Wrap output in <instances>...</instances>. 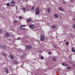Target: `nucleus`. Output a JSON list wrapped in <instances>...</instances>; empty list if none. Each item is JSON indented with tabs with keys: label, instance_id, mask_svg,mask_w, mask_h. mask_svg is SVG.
<instances>
[{
	"label": "nucleus",
	"instance_id": "a18cd8bd",
	"mask_svg": "<svg viewBox=\"0 0 75 75\" xmlns=\"http://www.w3.org/2000/svg\"><path fill=\"white\" fill-rule=\"evenodd\" d=\"M12 71H13V69H12Z\"/></svg>",
	"mask_w": 75,
	"mask_h": 75
},
{
	"label": "nucleus",
	"instance_id": "37998d69",
	"mask_svg": "<svg viewBox=\"0 0 75 75\" xmlns=\"http://www.w3.org/2000/svg\"><path fill=\"white\" fill-rule=\"evenodd\" d=\"M35 75H38V74H35Z\"/></svg>",
	"mask_w": 75,
	"mask_h": 75
},
{
	"label": "nucleus",
	"instance_id": "f704fd0d",
	"mask_svg": "<svg viewBox=\"0 0 75 75\" xmlns=\"http://www.w3.org/2000/svg\"><path fill=\"white\" fill-rule=\"evenodd\" d=\"M69 63H70V64H72V62H71V61H69Z\"/></svg>",
	"mask_w": 75,
	"mask_h": 75
},
{
	"label": "nucleus",
	"instance_id": "1a4fd4ad",
	"mask_svg": "<svg viewBox=\"0 0 75 75\" xmlns=\"http://www.w3.org/2000/svg\"><path fill=\"white\" fill-rule=\"evenodd\" d=\"M16 2H15V1H11L10 2V3L11 4H15Z\"/></svg>",
	"mask_w": 75,
	"mask_h": 75
},
{
	"label": "nucleus",
	"instance_id": "bb28decb",
	"mask_svg": "<svg viewBox=\"0 0 75 75\" xmlns=\"http://www.w3.org/2000/svg\"><path fill=\"white\" fill-rule=\"evenodd\" d=\"M67 69H71V67H68L67 68Z\"/></svg>",
	"mask_w": 75,
	"mask_h": 75
},
{
	"label": "nucleus",
	"instance_id": "c9c22d12",
	"mask_svg": "<svg viewBox=\"0 0 75 75\" xmlns=\"http://www.w3.org/2000/svg\"><path fill=\"white\" fill-rule=\"evenodd\" d=\"M18 40H20V38H18Z\"/></svg>",
	"mask_w": 75,
	"mask_h": 75
},
{
	"label": "nucleus",
	"instance_id": "0eeeda50",
	"mask_svg": "<svg viewBox=\"0 0 75 75\" xmlns=\"http://www.w3.org/2000/svg\"><path fill=\"white\" fill-rule=\"evenodd\" d=\"M62 65H63V66H64L65 67H68V64H67L64 63H63L62 64Z\"/></svg>",
	"mask_w": 75,
	"mask_h": 75
},
{
	"label": "nucleus",
	"instance_id": "ddd939ff",
	"mask_svg": "<svg viewBox=\"0 0 75 75\" xmlns=\"http://www.w3.org/2000/svg\"><path fill=\"white\" fill-rule=\"evenodd\" d=\"M35 11H36V12H40V10H39V9H38V8H36V9L35 10Z\"/></svg>",
	"mask_w": 75,
	"mask_h": 75
},
{
	"label": "nucleus",
	"instance_id": "412c9836",
	"mask_svg": "<svg viewBox=\"0 0 75 75\" xmlns=\"http://www.w3.org/2000/svg\"><path fill=\"white\" fill-rule=\"evenodd\" d=\"M35 9V8H34V7H33L31 8V10H34V9Z\"/></svg>",
	"mask_w": 75,
	"mask_h": 75
},
{
	"label": "nucleus",
	"instance_id": "72a5a7b5",
	"mask_svg": "<svg viewBox=\"0 0 75 75\" xmlns=\"http://www.w3.org/2000/svg\"><path fill=\"white\" fill-rule=\"evenodd\" d=\"M71 2H74V0H71Z\"/></svg>",
	"mask_w": 75,
	"mask_h": 75
},
{
	"label": "nucleus",
	"instance_id": "7ed1b4c3",
	"mask_svg": "<svg viewBox=\"0 0 75 75\" xmlns=\"http://www.w3.org/2000/svg\"><path fill=\"white\" fill-rule=\"evenodd\" d=\"M29 27L30 28H35V27L34 25H30L29 26Z\"/></svg>",
	"mask_w": 75,
	"mask_h": 75
},
{
	"label": "nucleus",
	"instance_id": "7c9ffc66",
	"mask_svg": "<svg viewBox=\"0 0 75 75\" xmlns=\"http://www.w3.org/2000/svg\"><path fill=\"white\" fill-rule=\"evenodd\" d=\"M71 64L72 65H73V66H75V65L73 63H72Z\"/></svg>",
	"mask_w": 75,
	"mask_h": 75
},
{
	"label": "nucleus",
	"instance_id": "58836bf2",
	"mask_svg": "<svg viewBox=\"0 0 75 75\" xmlns=\"http://www.w3.org/2000/svg\"><path fill=\"white\" fill-rule=\"evenodd\" d=\"M54 48H57V47H56V46L55 45L54 46Z\"/></svg>",
	"mask_w": 75,
	"mask_h": 75
},
{
	"label": "nucleus",
	"instance_id": "9b49d317",
	"mask_svg": "<svg viewBox=\"0 0 75 75\" xmlns=\"http://www.w3.org/2000/svg\"><path fill=\"white\" fill-rule=\"evenodd\" d=\"M71 50L73 52H75V48H74V47L72 48Z\"/></svg>",
	"mask_w": 75,
	"mask_h": 75
},
{
	"label": "nucleus",
	"instance_id": "dca6fc26",
	"mask_svg": "<svg viewBox=\"0 0 75 75\" xmlns=\"http://www.w3.org/2000/svg\"><path fill=\"white\" fill-rule=\"evenodd\" d=\"M52 28H56V26H55V25H52Z\"/></svg>",
	"mask_w": 75,
	"mask_h": 75
},
{
	"label": "nucleus",
	"instance_id": "9d476101",
	"mask_svg": "<svg viewBox=\"0 0 75 75\" xmlns=\"http://www.w3.org/2000/svg\"><path fill=\"white\" fill-rule=\"evenodd\" d=\"M9 56L10 57L11 59H13L14 58V57H13V56L11 54H10Z\"/></svg>",
	"mask_w": 75,
	"mask_h": 75
},
{
	"label": "nucleus",
	"instance_id": "8fccbe9b",
	"mask_svg": "<svg viewBox=\"0 0 75 75\" xmlns=\"http://www.w3.org/2000/svg\"><path fill=\"white\" fill-rule=\"evenodd\" d=\"M1 0H0V1H1Z\"/></svg>",
	"mask_w": 75,
	"mask_h": 75
},
{
	"label": "nucleus",
	"instance_id": "2f4dec72",
	"mask_svg": "<svg viewBox=\"0 0 75 75\" xmlns=\"http://www.w3.org/2000/svg\"><path fill=\"white\" fill-rule=\"evenodd\" d=\"M19 18L20 19H21V18H22V17L21 16H19Z\"/></svg>",
	"mask_w": 75,
	"mask_h": 75
},
{
	"label": "nucleus",
	"instance_id": "f257e3e1",
	"mask_svg": "<svg viewBox=\"0 0 75 75\" xmlns=\"http://www.w3.org/2000/svg\"><path fill=\"white\" fill-rule=\"evenodd\" d=\"M25 26H26V25H23L20 26L19 28H20V29H21V30H25V28H21V27H25Z\"/></svg>",
	"mask_w": 75,
	"mask_h": 75
},
{
	"label": "nucleus",
	"instance_id": "5701e85b",
	"mask_svg": "<svg viewBox=\"0 0 75 75\" xmlns=\"http://www.w3.org/2000/svg\"><path fill=\"white\" fill-rule=\"evenodd\" d=\"M10 3H8L6 4V6H7L8 7L9 6H10Z\"/></svg>",
	"mask_w": 75,
	"mask_h": 75
},
{
	"label": "nucleus",
	"instance_id": "4be33fe9",
	"mask_svg": "<svg viewBox=\"0 0 75 75\" xmlns=\"http://www.w3.org/2000/svg\"><path fill=\"white\" fill-rule=\"evenodd\" d=\"M13 23H18V21L16 20H15L13 21Z\"/></svg>",
	"mask_w": 75,
	"mask_h": 75
},
{
	"label": "nucleus",
	"instance_id": "a211bd4d",
	"mask_svg": "<svg viewBox=\"0 0 75 75\" xmlns=\"http://www.w3.org/2000/svg\"><path fill=\"white\" fill-rule=\"evenodd\" d=\"M50 8H49L47 9V11L48 13H50Z\"/></svg>",
	"mask_w": 75,
	"mask_h": 75
},
{
	"label": "nucleus",
	"instance_id": "6ab92c4d",
	"mask_svg": "<svg viewBox=\"0 0 75 75\" xmlns=\"http://www.w3.org/2000/svg\"><path fill=\"white\" fill-rule=\"evenodd\" d=\"M52 60L53 61H56V58L55 57H53L52 58Z\"/></svg>",
	"mask_w": 75,
	"mask_h": 75
},
{
	"label": "nucleus",
	"instance_id": "393cba45",
	"mask_svg": "<svg viewBox=\"0 0 75 75\" xmlns=\"http://www.w3.org/2000/svg\"><path fill=\"white\" fill-rule=\"evenodd\" d=\"M36 14L37 15H38V14H40V12H36Z\"/></svg>",
	"mask_w": 75,
	"mask_h": 75
},
{
	"label": "nucleus",
	"instance_id": "f8f14e48",
	"mask_svg": "<svg viewBox=\"0 0 75 75\" xmlns=\"http://www.w3.org/2000/svg\"><path fill=\"white\" fill-rule=\"evenodd\" d=\"M5 71L6 74H8V73H9L8 69H6Z\"/></svg>",
	"mask_w": 75,
	"mask_h": 75
},
{
	"label": "nucleus",
	"instance_id": "2eb2a0df",
	"mask_svg": "<svg viewBox=\"0 0 75 75\" xmlns=\"http://www.w3.org/2000/svg\"><path fill=\"white\" fill-rule=\"evenodd\" d=\"M54 16L55 18H58V16L57 14H55L54 15Z\"/></svg>",
	"mask_w": 75,
	"mask_h": 75
},
{
	"label": "nucleus",
	"instance_id": "79ce46f5",
	"mask_svg": "<svg viewBox=\"0 0 75 75\" xmlns=\"http://www.w3.org/2000/svg\"><path fill=\"white\" fill-rule=\"evenodd\" d=\"M16 10H17V7H16Z\"/></svg>",
	"mask_w": 75,
	"mask_h": 75
},
{
	"label": "nucleus",
	"instance_id": "ea45409f",
	"mask_svg": "<svg viewBox=\"0 0 75 75\" xmlns=\"http://www.w3.org/2000/svg\"><path fill=\"white\" fill-rule=\"evenodd\" d=\"M15 5H11V6H14Z\"/></svg>",
	"mask_w": 75,
	"mask_h": 75
},
{
	"label": "nucleus",
	"instance_id": "aec40b11",
	"mask_svg": "<svg viewBox=\"0 0 75 75\" xmlns=\"http://www.w3.org/2000/svg\"><path fill=\"white\" fill-rule=\"evenodd\" d=\"M15 63L16 64H18L19 63L18 62V61H15Z\"/></svg>",
	"mask_w": 75,
	"mask_h": 75
},
{
	"label": "nucleus",
	"instance_id": "f3484780",
	"mask_svg": "<svg viewBox=\"0 0 75 75\" xmlns=\"http://www.w3.org/2000/svg\"><path fill=\"white\" fill-rule=\"evenodd\" d=\"M27 22H30L31 21V19H28L27 20Z\"/></svg>",
	"mask_w": 75,
	"mask_h": 75
},
{
	"label": "nucleus",
	"instance_id": "4c0bfd02",
	"mask_svg": "<svg viewBox=\"0 0 75 75\" xmlns=\"http://www.w3.org/2000/svg\"><path fill=\"white\" fill-rule=\"evenodd\" d=\"M63 4H65V2H63Z\"/></svg>",
	"mask_w": 75,
	"mask_h": 75
},
{
	"label": "nucleus",
	"instance_id": "49530a36",
	"mask_svg": "<svg viewBox=\"0 0 75 75\" xmlns=\"http://www.w3.org/2000/svg\"><path fill=\"white\" fill-rule=\"evenodd\" d=\"M14 37V36L13 35V37Z\"/></svg>",
	"mask_w": 75,
	"mask_h": 75
},
{
	"label": "nucleus",
	"instance_id": "39448f33",
	"mask_svg": "<svg viewBox=\"0 0 75 75\" xmlns=\"http://www.w3.org/2000/svg\"><path fill=\"white\" fill-rule=\"evenodd\" d=\"M45 38V37L44 36H41L40 37V40L41 41H43L44 40V39Z\"/></svg>",
	"mask_w": 75,
	"mask_h": 75
},
{
	"label": "nucleus",
	"instance_id": "c85d7f7f",
	"mask_svg": "<svg viewBox=\"0 0 75 75\" xmlns=\"http://www.w3.org/2000/svg\"><path fill=\"white\" fill-rule=\"evenodd\" d=\"M73 28L75 29V24L73 25Z\"/></svg>",
	"mask_w": 75,
	"mask_h": 75
},
{
	"label": "nucleus",
	"instance_id": "423d86ee",
	"mask_svg": "<svg viewBox=\"0 0 75 75\" xmlns=\"http://www.w3.org/2000/svg\"><path fill=\"white\" fill-rule=\"evenodd\" d=\"M9 36H10V33L7 32L6 34L5 37H9Z\"/></svg>",
	"mask_w": 75,
	"mask_h": 75
},
{
	"label": "nucleus",
	"instance_id": "a19ab883",
	"mask_svg": "<svg viewBox=\"0 0 75 75\" xmlns=\"http://www.w3.org/2000/svg\"><path fill=\"white\" fill-rule=\"evenodd\" d=\"M66 41V40H64V42H65V41Z\"/></svg>",
	"mask_w": 75,
	"mask_h": 75
},
{
	"label": "nucleus",
	"instance_id": "de8ad7c7",
	"mask_svg": "<svg viewBox=\"0 0 75 75\" xmlns=\"http://www.w3.org/2000/svg\"><path fill=\"white\" fill-rule=\"evenodd\" d=\"M24 13H25V11H24Z\"/></svg>",
	"mask_w": 75,
	"mask_h": 75
},
{
	"label": "nucleus",
	"instance_id": "a878e982",
	"mask_svg": "<svg viewBox=\"0 0 75 75\" xmlns=\"http://www.w3.org/2000/svg\"><path fill=\"white\" fill-rule=\"evenodd\" d=\"M22 10H23V11H25V10H26L25 8L23 7L22 8Z\"/></svg>",
	"mask_w": 75,
	"mask_h": 75
},
{
	"label": "nucleus",
	"instance_id": "20e7f679",
	"mask_svg": "<svg viewBox=\"0 0 75 75\" xmlns=\"http://www.w3.org/2000/svg\"><path fill=\"white\" fill-rule=\"evenodd\" d=\"M26 48L27 50H30V49L32 48V47L30 46H26Z\"/></svg>",
	"mask_w": 75,
	"mask_h": 75
},
{
	"label": "nucleus",
	"instance_id": "f03ea898",
	"mask_svg": "<svg viewBox=\"0 0 75 75\" xmlns=\"http://www.w3.org/2000/svg\"><path fill=\"white\" fill-rule=\"evenodd\" d=\"M0 47L1 48H3V49H4V50H6L7 49V47H6L0 44Z\"/></svg>",
	"mask_w": 75,
	"mask_h": 75
},
{
	"label": "nucleus",
	"instance_id": "4468645a",
	"mask_svg": "<svg viewBox=\"0 0 75 75\" xmlns=\"http://www.w3.org/2000/svg\"><path fill=\"white\" fill-rule=\"evenodd\" d=\"M59 10H60V11H63V9H62L61 7H59Z\"/></svg>",
	"mask_w": 75,
	"mask_h": 75
},
{
	"label": "nucleus",
	"instance_id": "c03bdc74",
	"mask_svg": "<svg viewBox=\"0 0 75 75\" xmlns=\"http://www.w3.org/2000/svg\"><path fill=\"white\" fill-rule=\"evenodd\" d=\"M1 8V6H0V9Z\"/></svg>",
	"mask_w": 75,
	"mask_h": 75
},
{
	"label": "nucleus",
	"instance_id": "e433bc0d",
	"mask_svg": "<svg viewBox=\"0 0 75 75\" xmlns=\"http://www.w3.org/2000/svg\"><path fill=\"white\" fill-rule=\"evenodd\" d=\"M48 54H51V53L50 52H48Z\"/></svg>",
	"mask_w": 75,
	"mask_h": 75
},
{
	"label": "nucleus",
	"instance_id": "09e8293b",
	"mask_svg": "<svg viewBox=\"0 0 75 75\" xmlns=\"http://www.w3.org/2000/svg\"><path fill=\"white\" fill-rule=\"evenodd\" d=\"M9 1H10L11 0H8Z\"/></svg>",
	"mask_w": 75,
	"mask_h": 75
},
{
	"label": "nucleus",
	"instance_id": "c756f323",
	"mask_svg": "<svg viewBox=\"0 0 75 75\" xmlns=\"http://www.w3.org/2000/svg\"><path fill=\"white\" fill-rule=\"evenodd\" d=\"M19 52H21V51H22V50H21V49H19Z\"/></svg>",
	"mask_w": 75,
	"mask_h": 75
},
{
	"label": "nucleus",
	"instance_id": "6e6552de",
	"mask_svg": "<svg viewBox=\"0 0 75 75\" xmlns=\"http://www.w3.org/2000/svg\"><path fill=\"white\" fill-rule=\"evenodd\" d=\"M1 54L4 56V57H6V54L4 52H2L1 53Z\"/></svg>",
	"mask_w": 75,
	"mask_h": 75
},
{
	"label": "nucleus",
	"instance_id": "b1692460",
	"mask_svg": "<svg viewBox=\"0 0 75 75\" xmlns=\"http://www.w3.org/2000/svg\"><path fill=\"white\" fill-rule=\"evenodd\" d=\"M66 44L67 45H69V42H66Z\"/></svg>",
	"mask_w": 75,
	"mask_h": 75
},
{
	"label": "nucleus",
	"instance_id": "473e14b6",
	"mask_svg": "<svg viewBox=\"0 0 75 75\" xmlns=\"http://www.w3.org/2000/svg\"><path fill=\"white\" fill-rule=\"evenodd\" d=\"M2 32V30H0V34H1V33Z\"/></svg>",
	"mask_w": 75,
	"mask_h": 75
},
{
	"label": "nucleus",
	"instance_id": "cd10ccee",
	"mask_svg": "<svg viewBox=\"0 0 75 75\" xmlns=\"http://www.w3.org/2000/svg\"><path fill=\"white\" fill-rule=\"evenodd\" d=\"M40 58L41 59H44V57H43L42 56H41L40 57Z\"/></svg>",
	"mask_w": 75,
	"mask_h": 75
}]
</instances>
